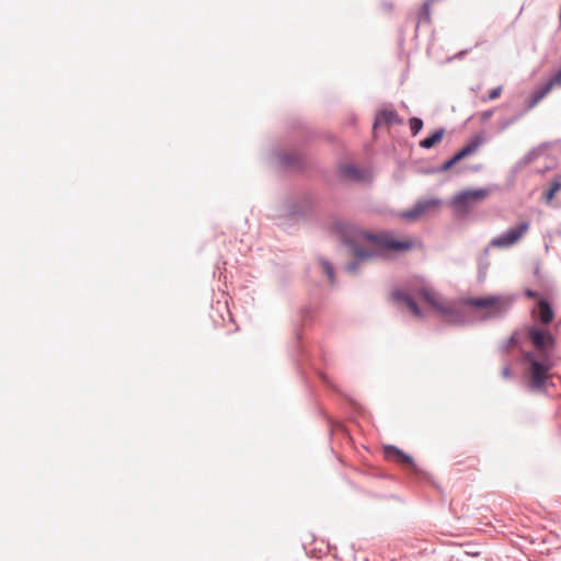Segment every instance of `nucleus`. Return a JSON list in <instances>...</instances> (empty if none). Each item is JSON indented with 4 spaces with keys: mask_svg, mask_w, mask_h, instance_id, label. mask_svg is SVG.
Returning a JSON list of instances; mask_svg holds the SVG:
<instances>
[{
    "mask_svg": "<svg viewBox=\"0 0 561 561\" xmlns=\"http://www.w3.org/2000/svg\"><path fill=\"white\" fill-rule=\"evenodd\" d=\"M344 172L347 176L350 178H356L357 176V171L355 168L353 167H347L344 169Z\"/></svg>",
    "mask_w": 561,
    "mask_h": 561,
    "instance_id": "22",
    "label": "nucleus"
},
{
    "mask_svg": "<svg viewBox=\"0 0 561 561\" xmlns=\"http://www.w3.org/2000/svg\"><path fill=\"white\" fill-rule=\"evenodd\" d=\"M320 264H321L323 272L328 275L330 282L333 283L334 282V271H333L332 265L325 260H321Z\"/></svg>",
    "mask_w": 561,
    "mask_h": 561,
    "instance_id": "20",
    "label": "nucleus"
},
{
    "mask_svg": "<svg viewBox=\"0 0 561 561\" xmlns=\"http://www.w3.org/2000/svg\"><path fill=\"white\" fill-rule=\"evenodd\" d=\"M529 228H530L529 221H527V220L520 221L519 224L510 228L502 234L493 238L490 242V247L496 248V249L511 248L523 240V238L529 231Z\"/></svg>",
    "mask_w": 561,
    "mask_h": 561,
    "instance_id": "4",
    "label": "nucleus"
},
{
    "mask_svg": "<svg viewBox=\"0 0 561 561\" xmlns=\"http://www.w3.org/2000/svg\"><path fill=\"white\" fill-rule=\"evenodd\" d=\"M402 121L401 118L399 117L398 113L392 110V108H385V110H381L376 118H375V125L374 127H378L382 124L385 125H388V126H391V125H399L401 124Z\"/></svg>",
    "mask_w": 561,
    "mask_h": 561,
    "instance_id": "11",
    "label": "nucleus"
},
{
    "mask_svg": "<svg viewBox=\"0 0 561 561\" xmlns=\"http://www.w3.org/2000/svg\"><path fill=\"white\" fill-rule=\"evenodd\" d=\"M525 382L529 391L543 393L552 385L551 370L554 366L550 354L539 355L527 352L524 355Z\"/></svg>",
    "mask_w": 561,
    "mask_h": 561,
    "instance_id": "2",
    "label": "nucleus"
},
{
    "mask_svg": "<svg viewBox=\"0 0 561 561\" xmlns=\"http://www.w3.org/2000/svg\"><path fill=\"white\" fill-rule=\"evenodd\" d=\"M480 144L481 140L479 138L473 139L471 142L466 145L461 150H459L456 154H454L453 158L445 161L444 164L442 165V171H448L457 162L476 152Z\"/></svg>",
    "mask_w": 561,
    "mask_h": 561,
    "instance_id": "10",
    "label": "nucleus"
},
{
    "mask_svg": "<svg viewBox=\"0 0 561 561\" xmlns=\"http://www.w3.org/2000/svg\"><path fill=\"white\" fill-rule=\"evenodd\" d=\"M561 191V175H557L552 179L550 187L543 194V199L547 204H551L557 193Z\"/></svg>",
    "mask_w": 561,
    "mask_h": 561,
    "instance_id": "14",
    "label": "nucleus"
},
{
    "mask_svg": "<svg viewBox=\"0 0 561 561\" xmlns=\"http://www.w3.org/2000/svg\"><path fill=\"white\" fill-rule=\"evenodd\" d=\"M440 201L438 198H425L416 202L414 207L402 214V217L408 220H415L430 213L436 211L440 207Z\"/></svg>",
    "mask_w": 561,
    "mask_h": 561,
    "instance_id": "8",
    "label": "nucleus"
},
{
    "mask_svg": "<svg viewBox=\"0 0 561 561\" xmlns=\"http://www.w3.org/2000/svg\"><path fill=\"white\" fill-rule=\"evenodd\" d=\"M417 296L425 301L433 310L447 314L453 311V307L445 302L444 299L432 288L422 286L417 290Z\"/></svg>",
    "mask_w": 561,
    "mask_h": 561,
    "instance_id": "7",
    "label": "nucleus"
},
{
    "mask_svg": "<svg viewBox=\"0 0 561 561\" xmlns=\"http://www.w3.org/2000/svg\"><path fill=\"white\" fill-rule=\"evenodd\" d=\"M526 296L529 298H538L539 297L538 293L533 291V290H527Z\"/></svg>",
    "mask_w": 561,
    "mask_h": 561,
    "instance_id": "24",
    "label": "nucleus"
},
{
    "mask_svg": "<svg viewBox=\"0 0 561 561\" xmlns=\"http://www.w3.org/2000/svg\"><path fill=\"white\" fill-rule=\"evenodd\" d=\"M501 376L504 379H511L513 377L512 368L510 365H505L501 369Z\"/></svg>",
    "mask_w": 561,
    "mask_h": 561,
    "instance_id": "21",
    "label": "nucleus"
},
{
    "mask_svg": "<svg viewBox=\"0 0 561 561\" xmlns=\"http://www.w3.org/2000/svg\"><path fill=\"white\" fill-rule=\"evenodd\" d=\"M490 195L489 188H476L459 192L453 199V206L459 211H468Z\"/></svg>",
    "mask_w": 561,
    "mask_h": 561,
    "instance_id": "6",
    "label": "nucleus"
},
{
    "mask_svg": "<svg viewBox=\"0 0 561 561\" xmlns=\"http://www.w3.org/2000/svg\"><path fill=\"white\" fill-rule=\"evenodd\" d=\"M502 92H503V87L499 85V87L492 89L486 96H482L481 101L484 103L489 102V101H494L501 96Z\"/></svg>",
    "mask_w": 561,
    "mask_h": 561,
    "instance_id": "18",
    "label": "nucleus"
},
{
    "mask_svg": "<svg viewBox=\"0 0 561 561\" xmlns=\"http://www.w3.org/2000/svg\"><path fill=\"white\" fill-rule=\"evenodd\" d=\"M394 297L399 300H402L405 302V305L408 306V308L410 309V311L417 318H421L423 314H422V311L420 310V308L417 307V305L415 304V301L405 293H396L394 294Z\"/></svg>",
    "mask_w": 561,
    "mask_h": 561,
    "instance_id": "16",
    "label": "nucleus"
},
{
    "mask_svg": "<svg viewBox=\"0 0 561 561\" xmlns=\"http://www.w3.org/2000/svg\"><path fill=\"white\" fill-rule=\"evenodd\" d=\"M420 245L416 238L398 237L390 232L379 234H360L358 239L351 244L352 254L356 262L348 265V271L356 270L357 262H363L374 256L380 255L383 251L397 253L408 252Z\"/></svg>",
    "mask_w": 561,
    "mask_h": 561,
    "instance_id": "1",
    "label": "nucleus"
},
{
    "mask_svg": "<svg viewBox=\"0 0 561 561\" xmlns=\"http://www.w3.org/2000/svg\"><path fill=\"white\" fill-rule=\"evenodd\" d=\"M444 134H445L444 129H437L431 136H428L427 138L423 139L420 142V146L422 148H424V149H431L434 146H436L438 142L442 141V139L444 137Z\"/></svg>",
    "mask_w": 561,
    "mask_h": 561,
    "instance_id": "15",
    "label": "nucleus"
},
{
    "mask_svg": "<svg viewBox=\"0 0 561 561\" xmlns=\"http://www.w3.org/2000/svg\"><path fill=\"white\" fill-rule=\"evenodd\" d=\"M432 2L427 0L420 9L419 22H430Z\"/></svg>",
    "mask_w": 561,
    "mask_h": 561,
    "instance_id": "17",
    "label": "nucleus"
},
{
    "mask_svg": "<svg viewBox=\"0 0 561 561\" xmlns=\"http://www.w3.org/2000/svg\"><path fill=\"white\" fill-rule=\"evenodd\" d=\"M537 318L542 324L551 323L554 318V312L551 306L543 298H539L537 301Z\"/></svg>",
    "mask_w": 561,
    "mask_h": 561,
    "instance_id": "12",
    "label": "nucleus"
},
{
    "mask_svg": "<svg viewBox=\"0 0 561 561\" xmlns=\"http://www.w3.org/2000/svg\"><path fill=\"white\" fill-rule=\"evenodd\" d=\"M527 337L536 348L537 354L546 355L556 346V340L551 332L537 325H530L527 330Z\"/></svg>",
    "mask_w": 561,
    "mask_h": 561,
    "instance_id": "5",
    "label": "nucleus"
},
{
    "mask_svg": "<svg viewBox=\"0 0 561 561\" xmlns=\"http://www.w3.org/2000/svg\"><path fill=\"white\" fill-rule=\"evenodd\" d=\"M465 304L481 311V319L488 320L503 316L510 309L512 300L506 296H484L468 298Z\"/></svg>",
    "mask_w": 561,
    "mask_h": 561,
    "instance_id": "3",
    "label": "nucleus"
},
{
    "mask_svg": "<svg viewBox=\"0 0 561 561\" xmlns=\"http://www.w3.org/2000/svg\"><path fill=\"white\" fill-rule=\"evenodd\" d=\"M554 87H561V68L552 78H550L545 84L537 88L531 96L528 106L535 107Z\"/></svg>",
    "mask_w": 561,
    "mask_h": 561,
    "instance_id": "9",
    "label": "nucleus"
},
{
    "mask_svg": "<svg viewBox=\"0 0 561 561\" xmlns=\"http://www.w3.org/2000/svg\"><path fill=\"white\" fill-rule=\"evenodd\" d=\"M493 115V112L492 111H484L480 114V119L482 122H486L488 119H490Z\"/></svg>",
    "mask_w": 561,
    "mask_h": 561,
    "instance_id": "23",
    "label": "nucleus"
},
{
    "mask_svg": "<svg viewBox=\"0 0 561 561\" xmlns=\"http://www.w3.org/2000/svg\"><path fill=\"white\" fill-rule=\"evenodd\" d=\"M385 455L388 459L396 460L403 466H409V467L413 466V459L394 446L386 447Z\"/></svg>",
    "mask_w": 561,
    "mask_h": 561,
    "instance_id": "13",
    "label": "nucleus"
},
{
    "mask_svg": "<svg viewBox=\"0 0 561 561\" xmlns=\"http://www.w3.org/2000/svg\"><path fill=\"white\" fill-rule=\"evenodd\" d=\"M409 123L412 135H416L423 128V122L421 118L412 117Z\"/></svg>",
    "mask_w": 561,
    "mask_h": 561,
    "instance_id": "19",
    "label": "nucleus"
},
{
    "mask_svg": "<svg viewBox=\"0 0 561 561\" xmlns=\"http://www.w3.org/2000/svg\"><path fill=\"white\" fill-rule=\"evenodd\" d=\"M432 3H434L436 0H430Z\"/></svg>",
    "mask_w": 561,
    "mask_h": 561,
    "instance_id": "25",
    "label": "nucleus"
}]
</instances>
